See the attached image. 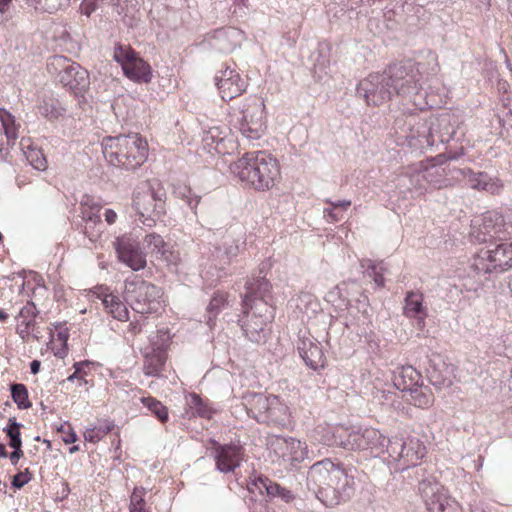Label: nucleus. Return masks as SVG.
I'll list each match as a JSON object with an SVG mask.
<instances>
[{"label": "nucleus", "mask_w": 512, "mask_h": 512, "mask_svg": "<svg viewBox=\"0 0 512 512\" xmlns=\"http://www.w3.org/2000/svg\"><path fill=\"white\" fill-rule=\"evenodd\" d=\"M404 314L413 318L417 322L419 329L425 326V318L427 316L426 309L423 307L422 295L415 292H408L405 297Z\"/></svg>", "instance_id": "obj_29"}, {"label": "nucleus", "mask_w": 512, "mask_h": 512, "mask_svg": "<svg viewBox=\"0 0 512 512\" xmlns=\"http://www.w3.org/2000/svg\"><path fill=\"white\" fill-rule=\"evenodd\" d=\"M248 490L252 493L258 491L260 495H266L270 499L279 498L286 503L291 502L295 498L292 491L282 487L278 483L263 475L255 477L253 480H251V482L248 484Z\"/></svg>", "instance_id": "obj_24"}, {"label": "nucleus", "mask_w": 512, "mask_h": 512, "mask_svg": "<svg viewBox=\"0 0 512 512\" xmlns=\"http://www.w3.org/2000/svg\"><path fill=\"white\" fill-rule=\"evenodd\" d=\"M114 426L115 424L112 420L99 421L97 425L85 430L84 439L88 442L96 443L110 433Z\"/></svg>", "instance_id": "obj_40"}, {"label": "nucleus", "mask_w": 512, "mask_h": 512, "mask_svg": "<svg viewBox=\"0 0 512 512\" xmlns=\"http://www.w3.org/2000/svg\"><path fill=\"white\" fill-rule=\"evenodd\" d=\"M411 401L417 407H429L433 403V397L428 387H423L421 384L409 391Z\"/></svg>", "instance_id": "obj_43"}, {"label": "nucleus", "mask_w": 512, "mask_h": 512, "mask_svg": "<svg viewBox=\"0 0 512 512\" xmlns=\"http://www.w3.org/2000/svg\"><path fill=\"white\" fill-rule=\"evenodd\" d=\"M512 268V242L482 250L474 259L471 269L476 275L500 274Z\"/></svg>", "instance_id": "obj_11"}, {"label": "nucleus", "mask_w": 512, "mask_h": 512, "mask_svg": "<svg viewBox=\"0 0 512 512\" xmlns=\"http://www.w3.org/2000/svg\"><path fill=\"white\" fill-rule=\"evenodd\" d=\"M394 386L403 392H409L422 381V376L413 366L397 367L393 372Z\"/></svg>", "instance_id": "obj_27"}, {"label": "nucleus", "mask_w": 512, "mask_h": 512, "mask_svg": "<svg viewBox=\"0 0 512 512\" xmlns=\"http://www.w3.org/2000/svg\"><path fill=\"white\" fill-rule=\"evenodd\" d=\"M142 403L148 410L153 413L161 422L168 420L167 408L157 399L153 397L142 398Z\"/></svg>", "instance_id": "obj_48"}, {"label": "nucleus", "mask_w": 512, "mask_h": 512, "mask_svg": "<svg viewBox=\"0 0 512 512\" xmlns=\"http://www.w3.org/2000/svg\"><path fill=\"white\" fill-rule=\"evenodd\" d=\"M454 170L456 168H452L447 159L438 155L406 167L397 178V187L404 195L409 193L411 197L421 196L430 189H440L450 185L448 176L457 178Z\"/></svg>", "instance_id": "obj_3"}, {"label": "nucleus", "mask_w": 512, "mask_h": 512, "mask_svg": "<svg viewBox=\"0 0 512 512\" xmlns=\"http://www.w3.org/2000/svg\"><path fill=\"white\" fill-rule=\"evenodd\" d=\"M37 315L38 310L33 302H28L20 309L16 317V332L22 340H27L31 335L36 324L35 319Z\"/></svg>", "instance_id": "obj_28"}, {"label": "nucleus", "mask_w": 512, "mask_h": 512, "mask_svg": "<svg viewBox=\"0 0 512 512\" xmlns=\"http://www.w3.org/2000/svg\"><path fill=\"white\" fill-rule=\"evenodd\" d=\"M229 168L240 181L259 191L270 189L279 175L277 160L264 152L246 153Z\"/></svg>", "instance_id": "obj_4"}, {"label": "nucleus", "mask_w": 512, "mask_h": 512, "mask_svg": "<svg viewBox=\"0 0 512 512\" xmlns=\"http://www.w3.org/2000/svg\"><path fill=\"white\" fill-rule=\"evenodd\" d=\"M297 350L305 364L313 370L323 368L325 357L317 339L306 332L299 337Z\"/></svg>", "instance_id": "obj_21"}, {"label": "nucleus", "mask_w": 512, "mask_h": 512, "mask_svg": "<svg viewBox=\"0 0 512 512\" xmlns=\"http://www.w3.org/2000/svg\"><path fill=\"white\" fill-rule=\"evenodd\" d=\"M324 217L328 222H338L343 219V213L329 205L323 209Z\"/></svg>", "instance_id": "obj_56"}, {"label": "nucleus", "mask_w": 512, "mask_h": 512, "mask_svg": "<svg viewBox=\"0 0 512 512\" xmlns=\"http://www.w3.org/2000/svg\"><path fill=\"white\" fill-rule=\"evenodd\" d=\"M101 206L89 195H83L80 200V217L82 221H96L101 220L100 216Z\"/></svg>", "instance_id": "obj_38"}, {"label": "nucleus", "mask_w": 512, "mask_h": 512, "mask_svg": "<svg viewBox=\"0 0 512 512\" xmlns=\"http://www.w3.org/2000/svg\"><path fill=\"white\" fill-rule=\"evenodd\" d=\"M48 70L57 74L58 81L76 97L82 96L89 88V74L79 64L67 57L56 55L50 59Z\"/></svg>", "instance_id": "obj_10"}, {"label": "nucleus", "mask_w": 512, "mask_h": 512, "mask_svg": "<svg viewBox=\"0 0 512 512\" xmlns=\"http://www.w3.org/2000/svg\"><path fill=\"white\" fill-rule=\"evenodd\" d=\"M0 124L2 128H14L15 117L7 110L0 108Z\"/></svg>", "instance_id": "obj_57"}, {"label": "nucleus", "mask_w": 512, "mask_h": 512, "mask_svg": "<svg viewBox=\"0 0 512 512\" xmlns=\"http://www.w3.org/2000/svg\"><path fill=\"white\" fill-rule=\"evenodd\" d=\"M203 149L209 154H232L238 148L232 130H202Z\"/></svg>", "instance_id": "obj_15"}, {"label": "nucleus", "mask_w": 512, "mask_h": 512, "mask_svg": "<svg viewBox=\"0 0 512 512\" xmlns=\"http://www.w3.org/2000/svg\"><path fill=\"white\" fill-rule=\"evenodd\" d=\"M386 72L394 92L404 101L406 113L413 114L417 110L425 109L426 103L421 93L420 73L413 63L393 64Z\"/></svg>", "instance_id": "obj_6"}, {"label": "nucleus", "mask_w": 512, "mask_h": 512, "mask_svg": "<svg viewBox=\"0 0 512 512\" xmlns=\"http://www.w3.org/2000/svg\"><path fill=\"white\" fill-rule=\"evenodd\" d=\"M90 365V362L89 361H82V362H76L73 367L75 369V372L78 374V375H81L82 373L85 372V367H88Z\"/></svg>", "instance_id": "obj_64"}, {"label": "nucleus", "mask_w": 512, "mask_h": 512, "mask_svg": "<svg viewBox=\"0 0 512 512\" xmlns=\"http://www.w3.org/2000/svg\"><path fill=\"white\" fill-rule=\"evenodd\" d=\"M113 57L121 65L124 75L130 80L137 83H149L151 81L150 64L139 57L130 46L117 45L114 48Z\"/></svg>", "instance_id": "obj_12"}, {"label": "nucleus", "mask_w": 512, "mask_h": 512, "mask_svg": "<svg viewBox=\"0 0 512 512\" xmlns=\"http://www.w3.org/2000/svg\"><path fill=\"white\" fill-rule=\"evenodd\" d=\"M166 356L164 350L152 349L144 355L143 371L147 376H159L164 368Z\"/></svg>", "instance_id": "obj_32"}, {"label": "nucleus", "mask_w": 512, "mask_h": 512, "mask_svg": "<svg viewBox=\"0 0 512 512\" xmlns=\"http://www.w3.org/2000/svg\"><path fill=\"white\" fill-rule=\"evenodd\" d=\"M104 308L114 319L119 321H127L129 319V311L126 304L115 294L110 300L105 301Z\"/></svg>", "instance_id": "obj_41"}, {"label": "nucleus", "mask_w": 512, "mask_h": 512, "mask_svg": "<svg viewBox=\"0 0 512 512\" xmlns=\"http://www.w3.org/2000/svg\"><path fill=\"white\" fill-rule=\"evenodd\" d=\"M274 397V395L265 396L260 393L250 395L247 399L248 414L260 423V417L267 413L269 406L272 403L271 398Z\"/></svg>", "instance_id": "obj_34"}, {"label": "nucleus", "mask_w": 512, "mask_h": 512, "mask_svg": "<svg viewBox=\"0 0 512 512\" xmlns=\"http://www.w3.org/2000/svg\"><path fill=\"white\" fill-rule=\"evenodd\" d=\"M31 478V473L29 469L26 468L23 472H19L18 474L13 476L11 484L14 488L21 489L31 480Z\"/></svg>", "instance_id": "obj_54"}, {"label": "nucleus", "mask_w": 512, "mask_h": 512, "mask_svg": "<svg viewBox=\"0 0 512 512\" xmlns=\"http://www.w3.org/2000/svg\"><path fill=\"white\" fill-rule=\"evenodd\" d=\"M356 309L358 313L361 314L360 317H358V321H361L363 324L369 320V300L368 297L364 294V292L361 293L360 298L356 299Z\"/></svg>", "instance_id": "obj_50"}, {"label": "nucleus", "mask_w": 512, "mask_h": 512, "mask_svg": "<svg viewBox=\"0 0 512 512\" xmlns=\"http://www.w3.org/2000/svg\"><path fill=\"white\" fill-rule=\"evenodd\" d=\"M81 230L90 243H96L103 233L102 221H82Z\"/></svg>", "instance_id": "obj_47"}, {"label": "nucleus", "mask_w": 512, "mask_h": 512, "mask_svg": "<svg viewBox=\"0 0 512 512\" xmlns=\"http://www.w3.org/2000/svg\"><path fill=\"white\" fill-rule=\"evenodd\" d=\"M102 147L110 157L115 158V165L126 170H134L143 164L148 155V143L137 132L106 136L102 140Z\"/></svg>", "instance_id": "obj_5"}, {"label": "nucleus", "mask_w": 512, "mask_h": 512, "mask_svg": "<svg viewBox=\"0 0 512 512\" xmlns=\"http://www.w3.org/2000/svg\"><path fill=\"white\" fill-rule=\"evenodd\" d=\"M166 192L156 181H146L137 186L133 195V207L139 214V220L151 227L154 217L165 213Z\"/></svg>", "instance_id": "obj_7"}, {"label": "nucleus", "mask_w": 512, "mask_h": 512, "mask_svg": "<svg viewBox=\"0 0 512 512\" xmlns=\"http://www.w3.org/2000/svg\"><path fill=\"white\" fill-rule=\"evenodd\" d=\"M216 86L221 98L230 101L245 92L247 83L235 69L226 67L216 76Z\"/></svg>", "instance_id": "obj_18"}, {"label": "nucleus", "mask_w": 512, "mask_h": 512, "mask_svg": "<svg viewBox=\"0 0 512 512\" xmlns=\"http://www.w3.org/2000/svg\"><path fill=\"white\" fill-rule=\"evenodd\" d=\"M93 294L96 298L100 299L103 306L105 305L106 300H110L114 296V294L110 291L107 286H97L93 289Z\"/></svg>", "instance_id": "obj_55"}, {"label": "nucleus", "mask_w": 512, "mask_h": 512, "mask_svg": "<svg viewBox=\"0 0 512 512\" xmlns=\"http://www.w3.org/2000/svg\"><path fill=\"white\" fill-rule=\"evenodd\" d=\"M63 111L64 109L61 107L58 100L54 99L53 97L44 98L42 104L39 106L40 114L49 119L58 118L60 115H62Z\"/></svg>", "instance_id": "obj_45"}, {"label": "nucleus", "mask_w": 512, "mask_h": 512, "mask_svg": "<svg viewBox=\"0 0 512 512\" xmlns=\"http://www.w3.org/2000/svg\"><path fill=\"white\" fill-rule=\"evenodd\" d=\"M440 512H463V508L456 501H451Z\"/></svg>", "instance_id": "obj_62"}, {"label": "nucleus", "mask_w": 512, "mask_h": 512, "mask_svg": "<svg viewBox=\"0 0 512 512\" xmlns=\"http://www.w3.org/2000/svg\"><path fill=\"white\" fill-rule=\"evenodd\" d=\"M104 217H105L106 222L111 225L116 222L117 214L112 209H106L104 212Z\"/></svg>", "instance_id": "obj_63"}, {"label": "nucleus", "mask_w": 512, "mask_h": 512, "mask_svg": "<svg viewBox=\"0 0 512 512\" xmlns=\"http://www.w3.org/2000/svg\"><path fill=\"white\" fill-rule=\"evenodd\" d=\"M175 193L179 197L184 199L187 202L188 206L191 208V210L194 211V213H196V208L200 203L201 199L200 196L193 195L190 188L188 187L179 188L178 190L175 191Z\"/></svg>", "instance_id": "obj_49"}, {"label": "nucleus", "mask_w": 512, "mask_h": 512, "mask_svg": "<svg viewBox=\"0 0 512 512\" xmlns=\"http://www.w3.org/2000/svg\"><path fill=\"white\" fill-rule=\"evenodd\" d=\"M454 171L456 172V179H458L460 176L466 179L467 184L472 189L486 190L491 193H494L498 190V186L496 185V183L485 172L476 173L472 171L470 168H456V170Z\"/></svg>", "instance_id": "obj_26"}, {"label": "nucleus", "mask_w": 512, "mask_h": 512, "mask_svg": "<svg viewBox=\"0 0 512 512\" xmlns=\"http://www.w3.org/2000/svg\"><path fill=\"white\" fill-rule=\"evenodd\" d=\"M349 438L346 443V450L364 451L367 450L372 456H380L387 453L388 439L378 429L349 427Z\"/></svg>", "instance_id": "obj_13"}, {"label": "nucleus", "mask_w": 512, "mask_h": 512, "mask_svg": "<svg viewBox=\"0 0 512 512\" xmlns=\"http://www.w3.org/2000/svg\"><path fill=\"white\" fill-rule=\"evenodd\" d=\"M161 297L162 292L159 287L138 276L125 281L124 299L137 313H157L162 307Z\"/></svg>", "instance_id": "obj_9"}, {"label": "nucleus", "mask_w": 512, "mask_h": 512, "mask_svg": "<svg viewBox=\"0 0 512 512\" xmlns=\"http://www.w3.org/2000/svg\"><path fill=\"white\" fill-rule=\"evenodd\" d=\"M35 9L52 13L58 6V0H28Z\"/></svg>", "instance_id": "obj_51"}, {"label": "nucleus", "mask_w": 512, "mask_h": 512, "mask_svg": "<svg viewBox=\"0 0 512 512\" xmlns=\"http://www.w3.org/2000/svg\"><path fill=\"white\" fill-rule=\"evenodd\" d=\"M13 451L10 454V461L12 465H17L19 459L23 457L24 453L22 446L11 447Z\"/></svg>", "instance_id": "obj_61"}, {"label": "nucleus", "mask_w": 512, "mask_h": 512, "mask_svg": "<svg viewBox=\"0 0 512 512\" xmlns=\"http://www.w3.org/2000/svg\"><path fill=\"white\" fill-rule=\"evenodd\" d=\"M391 83L387 72L372 73L363 79L358 85V91L363 96L368 105L380 106L391 99Z\"/></svg>", "instance_id": "obj_14"}, {"label": "nucleus", "mask_w": 512, "mask_h": 512, "mask_svg": "<svg viewBox=\"0 0 512 512\" xmlns=\"http://www.w3.org/2000/svg\"><path fill=\"white\" fill-rule=\"evenodd\" d=\"M360 266L364 269V275L370 277L377 288L385 286L384 276L389 273V270L384 261L375 262L370 259H362Z\"/></svg>", "instance_id": "obj_31"}, {"label": "nucleus", "mask_w": 512, "mask_h": 512, "mask_svg": "<svg viewBox=\"0 0 512 512\" xmlns=\"http://www.w3.org/2000/svg\"><path fill=\"white\" fill-rule=\"evenodd\" d=\"M27 159L31 163V165L37 170H44L46 168V159L41 152H37L35 150H31L27 154Z\"/></svg>", "instance_id": "obj_52"}, {"label": "nucleus", "mask_w": 512, "mask_h": 512, "mask_svg": "<svg viewBox=\"0 0 512 512\" xmlns=\"http://www.w3.org/2000/svg\"><path fill=\"white\" fill-rule=\"evenodd\" d=\"M426 357L427 366H425V370L430 383L437 388L450 386L454 371L453 366L447 364L444 357L438 353L432 352Z\"/></svg>", "instance_id": "obj_19"}, {"label": "nucleus", "mask_w": 512, "mask_h": 512, "mask_svg": "<svg viewBox=\"0 0 512 512\" xmlns=\"http://www.w3.org/2000/svg\"><path fill=\"white\" fill-rule=\"evenodd\" d=\"M242 308L238 322L245 337L254 343L265 342L267 327L275 317L271 284L263 279L248 283Z\"/></svg>", "instance_id": "obj_2"}, {"label": "nucleus", "mask_w": 512, "mask_h": 512, "mask_svg": "<svg viewBox=\"0 0 512 512\" xmlns=\"http://www.w3.org/2000/svg\"><path fill=\"white\" fill-rule=\"evenodd\" d=\"M187 406L190 417L210 419L215 413V411L196 393H190L187 396Z\"/></svg>", "instance_id": "obj_35"}, {"label": "nucleus", "mask_w": 512, "mask_h": 512, "mask_svg": "<svg viewBox=\"0 0 512 512\" xmlns=\"http://www.w3.org/2000/svg\"><path fill=\"white\" fill-rule=\"evenodd\" d=\"M349 427L343 425L337 426H318L315 430L316 439L327 446H338L346 449V443L349 438Z\"/></svg>", "instance_id": "obj_25"}, {"label": "nucleus", "mask_w": 512, "mask_h": 512, "mask_svg": "<svg viewBox=\"0 0 512 512\" xmlns=\"http://www.w3.org/2000/svg\"><path fill=\"white\" fill-rule=\"evenodd\" d=\"M263 110L257 103L248 105L244 110L239 112V116H237V121L234 122V125L240 126H248V125H257L261 119Z\"/></svg>", "instance_id": "obj_39"}, {"label": "nucleus", "mask_w": 512, "mask_h": 512, "mask_svg": "<svg viewBox=\"0 0 512 512\" xmlns=\"http://www.w3.org/2000/svg\"><path fill=\"white\" fill-rule=\"evenodd\" d=\"M58 430L60 432H62L63 434H65L62 438V440L65 443L70 444V443H74L77 440L76 433L71 429V427L69 425L62 424Z\"/></svg>", "instance_id": "obj_58"}, {"label": "nucleus", "mask_w": 512, "mask_h": 512, "mask_svg": "<svg viewBox=\"0 0 512 512\" xmlns=\"http://www.w3.org/2000/svg\"><path fill=\"white\" fill-rule=\"evenodd\" d=\"M79 9L81 14L89 17L97 9L96 0H82Z\"/></svg>", "instance_id": "obj_59"}, {"label": "nucleus", "mask_w": 512, "mask_h": 512, "mask_svg": "<svg viewBox=\"0 0 512 512\" xmlns=\"http://www.w3.org/2000/svg\"><path fill=\"white\" fill-rule=\"evenodd\" d=\"M229 306L228 294L225 292H215L207 307V325L213 328L215 319L221 310Z\"/></svg>", "instance_id": "obj_37"}, {"label": "nucleus", "mask_w": 512, "mask_h": 512, "mask_svg": "<svg viewBox=\"0 0 512 512\" xmlns=\"http://www.w3.org/2000/svg\"><path fill=\"white\" fill-rule=\"evenodd\" d=\"M326 202L334 207L336 210H339L340 212L346 211L351 206L350 200H337V201H331L329 199L326 200Z\"/></svg>", "instance_id": "obj_60"}, {"label": "nucleus", "mask_w": 512, "mask_h": 512, "mask_svg": "<svg viewBox=\"0 0 512 512\" xmlns=\"http://www.w3.org/2000/svg\"><path fill=\"white\" fill-rule=\"evenodd\" d=\"M11 397L17 407L21 410L29 409L32 403L29 400L27 387L22 383H13L10 385Z\"/></svg>", "instance_id": "obj_42"}, {"label": "nucleus", "mask_w": 512, "mask_h": 512, "mask_svg": "<svg viewBox=\"0 0 512 512\" xmlns=\"http://www.w3.org/2000/svg\"><path fill=\"white\" fill-rule=\"evenodd\" d=\"M503 226L512 236V224L504 223L503 217L497 212H487L482 216L479 226H473L471 236L478 243H488L498 237Z\"/></svg>", "instance_id": "obj_16"}, {"label": "nucleus", "mask_w": 512, "mask_h": 512, "mask_svg": "<svg viewBox=\"0 0 512 512\" xmlns=\"http://www.w3.org/2000/svg\"><path fill=\"white\" fill-rule=\"evenodd\" d=\"M271 449L283 460L295 467L307 457L305 443L293 437H276L270 442Z\"/></svg>", "instance_id": "obj_17"}, {"label": "nucleus", "mask_w": 512, "mask_h": 512, "mask_svg": "<svg viewBox=\"0 0 512 512\" xmlns=\"http://www.w3.org/2000/svg\"><path fill=\"white\" fill-rule=\"evenodd\" d=\"M419 493L429 512H440L451 503L443 486L435 481L423 480L419 483Z\"/></svg>", "instance_id": "obj_23"}, {"label": "nucleus", "mask_w": 512, "mask_h": 512, "mask_svg": "<svg viewBox=\"0 0 512 512\" xmlns=\"http://www.w3.org/2000/svg\"><path fill=\"white\" fill-rule=\"evenodd\" d=\"M426 452V446L417 434L402 432L388 439L387 454L397 464V470L418 465Z\"/></svg>", "instance_id": "obj_8"}, {"label": "nucleus", "mask_w": 512, "mask_h": 512, "mask_svg": "<svg viewBox=\"0 0 512 512\" xmlns=\"http://www.w3.org/2000/svg\"><path fill=\"white\" fill-rule=\"evenodd\" d=\"M358 471L326 458L314 463L307 472L306 485L326 507L348 502L356 491Z\"/></svg>", "instance_id": "obj_1"}, {"label": "nucleus", "mask_w": 512, "mask_h": 512, "mask_svg": "<svg viewBox=\"0 0 512 512\" xmlns=\"http://www.w3.org/2000/svg\"><path fill=\"white\" fill-rule=\"evenodd\" d=\"M267 413L260 417V423L284 426L288 421V407L275 396Z\"/></svg>", "instance_id": "obj_30"}, {"label": "nucleus", "mask_w": 512, "mask_h": 512, "mask_svg": "<svg viewBox=\"0 0 512 512\" xmlns=\"http://www.w3.org/2000/svg\"><path fill=\"white\" fill-rule=\"evenodd\" d=\"M239 253V246L233 240H225L221 246L215 247L212 256L215 265L229 264Z\"/></svg>", "instance_id": "obj_36"}, {"label": "nucleus", "mask_w": 512, "mask_h": 512, "mask_svg": "<svg viewBox=\"0 0 512 512\" xmlns=\"http://www.w3.org/2000/svg\"><path fill=\"white\" fill-rule=\"evenodd\" d=\"M119 261L134 271H139L146 266L145 254L139 249L138 244L128 237H118L113 243Z\"/></svg>", "instance_id": "obj_20"}, {"label": "nucleus", "mask_w": 512, "mask_h": 512, "mask_svg": "<svg viewBox=\"0 0 512 512\" xmlns=\"http://www.w3.org/2000/svg\"><path fill=\"white\" fill-rule=\"evenodd\" d=\"M22 424L17 422L16 418H10L8 420V424L5 428H3V432L9 438V446L16 447L22 446L21 432L20 429Z\"/></svg>", "instance_id": "obj_46"}, {"label": "nucleus", "mask_w": 512, "mask_h": 512, "mask_svg": "<svg viewBox=\"0 0 512 512\" xmlns=\"http://www.w3.org/2000/svg\"><path fill=\"white\" fill-rule=\"evenodd\" d=\"M271 267H272V262L270 261V259L263 261L259 265L258 275L253 276L251 279H248L245 283V288L247 287L248 283L257 282L258 280H262V279L267 281L270 284V282L266 279V275H267V272L271 269Z\"/></svg>", "instance_id": "obj_53"}, {"label": "nucleus", "mask_w": 512, "mask_h": 512, "mask_svg": "<svg viewBox=\"0 0 512 512\" xmlns=\"http://www.w3.org/2000/svg\"><path fill=\"white\" fill-rule=\"evenodd\" d=\"M146 489L143 487H135L129 503V512H151L144 499Z\"/></svg>", "instance_id": "obj_44"}, {"label": "nucleus", "mask_w": 512, "mask_h": 512, "mask_svg": "<svg viewBox=\"0 0 512 512\" xmlns=\"http://www.w3.org/2000/svg\"><path fill=\"white\" fill-rule=\"evenodd\" d=\"M144 242L148 249L157 257L164 259L167 262H173L176 256L169 250V245L164 242L163 238L156 233L147 234Z\"/></svg>", "instance_id": "obj_33"}, {"label": "nucleus", "mask_w": 512, "mask_h": 512, "mask_svg": "<svg viewBox=\"0 0 512 512\" xmlns=\"http://www.w3.org/2000/svg\"><path fill=\"white\" fill-rule=\"evenodd\" d=\"M243 449L237 444H217L214 449L216 469L221 473H229L240 466Z\"/></svg>", "instance_id": "obj_22"}]
</instances>
